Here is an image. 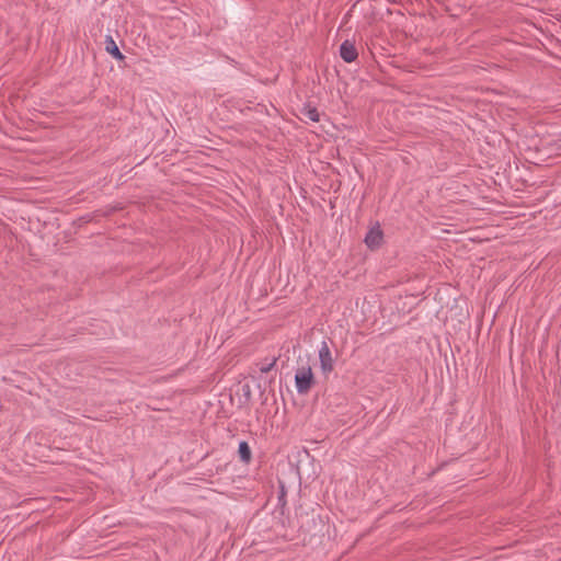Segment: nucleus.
Wrapping results in <instances>:
<instances>
[{
  "label": "nucleus",
  "instance_id": "nucleus-11",
  "mask_svg": "<svg viewBox=\"0 0 561 561\" xmlns=\"http://www.w3.org/2000/svg\"><path fill=\"white\" fill-rule=\"evenodd\" d=\"M277 360H278V356H274V357L271 359V362H270V363H265V364H262V365L260 366V368H259V369H260V371H261L262 374H267V373H270V371L275 367V365H276Z\"/></svg>",
  "mask_w": 561,
  "mask_h": 561
},
{
  "label": "nucleus",
  "instance_id": "nucleus-3",
  "mask_svg": "<svg viewBox=\"0 0 561 561\" xmlns=\"http://www.w3.org/2000/svg\"><path fill=\"white\" fill-rule=\"evenodd\" d=\"M320 366L323 374H329L334 368V360L331 355L330 347L325 341L322 342L319 350Z\"/></svg>",
  "mask_w": 561,
  "mask_h": 561
},
{
  "label": "nucleus",
  "instance_id": "nucleus-6",
  "mask_svg": "<svg viewBox=\"0 0 561 561\" xmlns=\"http://www.w3.org/2000/svg\"><path fill=\"white\" fill-rule=\"evenodd\" d=\"M105 50L113 58L121 61L125 59L124 54L119 50L118 46L116 45L115 41L111 35H107L105 38Z\"/></svg>",
  "mask_w": 561,
  "mask_h": 561
},
{
  "label": "nucleus",
  "instance_id": "nucleus-8",
  "mask_svg": "<svg viewBox=\"0 0 561 561\" xmlns=\"http://www.w3.org/2000/svg\"><path fill=\"white\" fill-rule=\"evenodd\" d=\"M301 114L307 116L311 122H319L320 115L316 106H312L310 103H307L301 108Z\"/></svg>",
  "mask_w": 561,
  "mask_h": 561
},
{
  "label": "nucleus",
  "instance_id": "nucleus-1",
  "mask_svg": "<svg viewBox=\"0 0 561 561\" xmlns=\"http://www.w3.org/2000/svg\"><path fill=\"white\" fill-rule=\"evenodd\" d=\"M298 523L304 543H311L313 539H321L328 528L325 520L316 510L301 512L298 516Z\"/></svg>",
  "mask_w": 561,
  "mask_h": 561
},
{
  "label": "nucleus",
  "instance_id": "nucleus-5",
  "mask_svg": "<svg viewBox=\"0 0 561 561\" xmlns=\"http://www.w3.org/2000/svg\"><path fill=\"white\" fill-rule=\"evenodd\" d=\"M340 56L345 62H353L358 57V51L356 49V46L353 42L345 39L340 45Z\"/></svg>",
  "mask_w": 561,
  "mask_h": 561
},
{
  "label": "nucleus",
  "instance_id": "nucleus-4",
  "mask_svg": "<svg viewBox=\"0 0 561 561\" xmlns=\"http://www.w3.org/2000/svg\"><path fill=\"white\" fill-rule=\"evenodd\" d=\"M383 241V232L380 229L379 225L370 228L365 236L364 242L370 250L378 249Z\"/></svg>",
  "mask_w": 561,
  "mask_h": 561
},
{
  "label": "nucleus",
  "instance_id": "nucleus-9",
  "mask_svg": "<svg viewBox=\"0 0 561 561\" xmlns=\"http://www.w3.org/2000/svg\"><path fill=\"white\" fill-rule=\"evenodd\" d=\"M286 495H287V490H286V486H285V483L283 481H278V495H277V500H278V506L280 508H284L286 506Z\"/></svg>",
  "mask_w": 561,
  "mask_h": 561
},
{
  "label": "nucleus",
  "instance_id": "nucleus-2",
  "mask_svg": "<svg viewBox=\"0 0 561 561\" xmlns=\"http://www.w3.org/2000/svg\"><path fill=\"white\" fill-rule=\"evenodd\" d=\"M295 385L299 394H307L316 385V378L310 366H302L296 370Z\"/></svg>",
  "mask_w": 561,
  "mask_h": 561
},
{
  "label": "nucleus",
  "instance_id": "nucleus-7",
  "mask_svg": "<svg viewBox=\"0 0 561 561\" xmlns=\"http://www.w3.org/2000/svg\"><path fill=\"white\" fill-rule=\"evenodd\" d=\"M238 456L240 461L249 465L252 460V450L248 442L241 440L238 446Z\"/></svg>",
  "mask_w": 561,
  "mask_h": 561
},
{
  "label": "nucleus",
  "instance_id": "nucleus-10",
  "mask_svg": "<svg viewBox=\"0 0 561 561\" xmlns=\"http://www.w3.org/2000/svg\"><path fill=\"white\" fill-rule=\"evenodd\" d=\"M454 4L455 8L445 5V11L448 12L450 16H458L461 12L468 9L466 4H460L458 2H454Z\"/></svg>",
  "mask_w": 561,
  "mask_h": 561
},
{
  "label": "nucleus",
  "instance_id": "nucleus-12",
  "mask_svg": "<svg viewBox=\"0 0 561 561\" xmlns=\"http://www.w3.org/2000/svg\"><path fill=\"white\" fill-rule=\"evenodd\" d=\"M118 209H121V207H113V208H111L110 213L116 211Z\"/></svg>",
  "mask_w": 561,
  "mask_h": 561
}]
</instances>
